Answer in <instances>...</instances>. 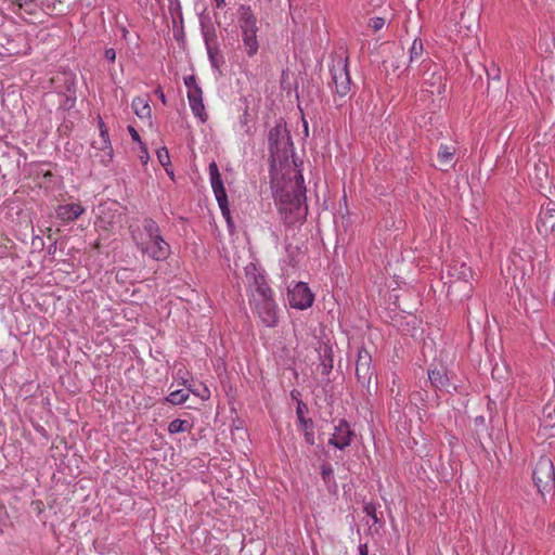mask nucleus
Listing matches in <instances>:
<instances>
[{
    "mask_svg": "<svg viewBox=\"0 0 555 555\" xmlns=\"http://www.w3.org/2000/svg\"><path fill=\"white\" fill-rule=\"evenodd\" d=\"M271 188L284 223H302L308 214L304 176H271Z\"/></svg>",
    "mask_w": 555,
    "mask_h": 555,
    "instance_id": "f257e3e1",
    "label": "nucleus"
},
{
    "mask_svg": "<svg viewBox=\"0 0 555 555\" xmlns=\"http://www.w3.org/2000/svg\"><path fill=\"white\" fill-rule=\"evenodd\" d=\"M268 151L270 173L302 172V162L298 163L295 156L292 137L283 119H280L268 132Z\"/></svg>",
    "mask_w": 555,
    "mask_h": 555,
    "instance_id": "f03ea898",
    "label": "nucleus"
},
{
    "mask_svg": "<svg viewBox=\"0 0 555 555\" xmlns=\"http://www.w3.org/2000/svg\"><path fill=\"white\" fill-rule=\"evenodd\" d=\"M256 269L253 272L246 268V276L253 287L250 304L254 312L258 315L262 324L267 327L278 325V306L273 299V292L268 285L262 274H257Z\"/></svg>",
    "mask_w": 555,
    "mask_h": 555,
    "instance_id": "7ed1b4c3",
    "label": "nucleus"
},
{
    "mask_svg": "<svg viewBox=\"0 0 555 555\" xmlns=\"http://www.w3.org/2000/svg\"><path fill=\"white\" fill-rule=\"evenodd\" d=\"M552 178L553 176H543V178L537 176V181L534 182V186L538 188L539 192L548 199L545 207L542 205L537 220V230L543 236L555 232V204L550 199V195L555 194Z\"/></svg>",
    "mask_w": 555,
    "mask_h": 555,
    "instance_id": "20e7f679",
    "label": "nucleus"
},
{
    "mask_svg": "<svg viewBox=\"0 0 555 555\" xmlns=\"http://www.w3.org/2000/svg\"><path fill=\"white\" fill-rule=\"evenodd\" d=\"M533 482L538 491L543 495L555 487V468L553 461L547 456H541L533 469Z\"/></svg>",
    "mask_w": 555,
    "mask_h": 555,
    "instance_id": "39448f33",
    "label": "nucleus"
},
{
    "mask_svg": "<svg viewBox=\"0 0 555 555\" xmlns=\"http://www.w3.org/2000/svg\"><path fill=\"white\" fill-rule=\"evenodd\" d=\"M335 92L344 98L350 92L351 79L348 70V59H337L330 67Z\"/></svg>",
    "mask_w": 555,
    "mask_h": 555,
    "instance_id": "423d86ee",
    "label": "nucleus"
},
{
    "mask_svg": "<svg viewBox=\"0 0 555 555\" xmlns=\"http://www.w3.org/2000/svg\"><path fill=\"white\" fill-rule=\"evenodd\" d=\"M423 65V80L425 90L431 94H441L446 89V83L442 74L439 72L438 65L433 64L430 61L421 62Z\"/></svg>",
    "mask_w": 555,
    "mask_h": 555,
    "instance_id": "0eeeda50",
    "label": "nucleus"
},
{
    "mask_svg": "<svg viewBox=\"0 0 555 555\" xmlns=\"http://www.w3.org/2000/svg\"><path fill=\"white\" fill-rule=\"evenodd\" d=\"M142 253L146 254L154 260H165L170 254L169 244L163 238L162 235L143 240L138 243Z\"/></svg>",
    "mask_w": 555,
    "mask_h": 555,
    "instance_id": "6e6552de",
    "label": "nucleus"
},
{
    "mask_svg": "<svg viewBox=\"0 0 555 555\" xmlns=\"http://www.w3.org/2000/svg\"><path fill=\"white\" fill-rule=\"evenodd\" d=\"M287 298L291 307L305 310L312 306L314 295L306 283L298 282L293 288L288 289Z\"/></svg>",
    "mask_w": 555,
    "mask_h": 555,
    "instance_id": "1a4fd4ad",
    "label": "nucleus"
},
{
    "mask_svg": "<svg viewBox=\"0 0 555 555\" xmlns=\"http://www.w3.org/2000/svg\"><path fill=\"white\" fill-rule=\"evenodd\" d=\"M356 434L351 429L350 424L341 418L338 424L334 426V431L328 439V444L336 449L345 450L349 447L354 438Z\"/></svg>",
    "mask_w": 555,
    "mask_h": 555,
    "instance_id": "9d476101",
    "label": "nucleus"
},
{
    "mask_svg": "<svg viewBox=\"0 0 555 555\" xmlns=\"http://www.w3.org/2000/svg\"><path fill=\"white\" fill-rule=\"evenodd\" d=\"M356 375L361 383L362 386L369 387L374 375V370L372 367V357L370 352L361 348L358 351L357 362H356Z\"/></svg>",
    "mask_w": 555,
    "mask_h": 555,
    "instance_id": "9b49d317",
    "label": "nucleus"
},
{
    "mask_svg": "<svg viewBox=\"0 0 555 555\" xmlns=\"http://www.w3.org/2000/svg\"><path fill=\"white\" fill-rule=\"evenodd\" d=\"M307 410H308L307 405L302 401H298L297 406H296V416H297L298 424L301 427V429L304 430L305 441L309 446H313L315 443L314 423H313L312 418H307L305 416V413L307 412Z\"/></svg>",
    "mask_w": 555,
    "mask_h": 555,
    "instance_id": "f8f14e48",
    "label": "nucleus"
},
{
    "mask_svg": "<svg viewBox=\"0 0 555 555\" xmlns=\"http://www.w3.org/2000/svg\"><path fill=\"white\" fill-rule=\"evenodd\" d=\"M222 176H210V183L222 215L229 220V201Z\"/></svg>",
    "mask_w": 555,
    "mask_h": 555,
    "instance_id": "ddd939ff",
    "label": "nucleus"
},
{
    "mask_svg": "<svg viewBox=\"0 0 555 555\" xmlns=\"http://www.w3.org/2000/svg\"><path fill=\"white\" fill-rule=\"evenodd\" d=\"M238 25L241 34L258 31L257 17L249 5L241 4L238 8Z\"/></svg>",
    "mask_w": 555,
    "mask_h": 555,
    "instance_id": "4468645a",
    "label": "nucleus"
},
{
    "mask_svg": "<svg viewBox=\"0 0 555 555\" xmlns=\"http://www.w3.org/2000/svg\"><path fill=\"white\" fill-rule=\"evenodd\" d=\"M85 212V208L77 203L59 205L55 214L63 222H72Z\"/></svg>",
    "mask_w": 555,
    "mask_h": 555,
    "instance_id": "2eb2a0df",
    "label": "nucleus"
},
{
    "mask_svg": "<svg viewBox=\"0 0 555 555\" xmlns=\"http://www.w3.org/2000/svg\"><path fill=\"white\" fill-rule=\"evenodd\" d=\"M199 25L206 49L219 47L217 33L210 18L208 16H201Z\"/></svg>",
    "mask_w": 555,
    "mask_h": 555,
    "instance_id": "dca6fc26",
    "label": "nucleus"
},
{
    "mask_svg": "<svg viewBox=\"0 0 555 555\" xmlns=\"http://www.w3.org/2000/svg\"><path fill=\"white\" fill-rule=\"evenodd\" d=\"M454 153L455 147L453 145L441 144L437 154V162L439 164L437 169L448 171L449 167L454 164Z\"/></svg>",
    "mask_w": 555,
    "mask_h": 555,
    "instance_id": "f3484780",
    "label": "nucleus"
},
{
    "mask_svg": "<svg viewBox=\"0 0 555 555\" xmlns=\"http://www.w3.org/2000/svg\"><path fill=\"white\" fill-rule=\"evenodd\" d=\"M428 380L436 389H443L449 385V377L443 367L428 370Z\"/></svg>",
    "mask_w": 555,
    "mask_h": 555,
    "instance_id": "a211bd4d",
    "label": "nucleus"
},
{
    "mask_svg": "<svg viewBox=\"0 0 555 555\" xmlns=\"http://www.w3.org/2000/svg\"><path fill=\"white\" fill-rule=\"evenodd\" d=\"M257 33L258 31L241 34L242 35V41H243V44H244V48H245V52H246V54L249 57H253L254 55H256L257 52H258V49H259V42H258V39H257Z\"/></svg>",
    "mask_w": 555,
    "mask_h": 555,
    "instance_id": "6ab92c4d",
    "label": "nucleus"
},
{
    "mask_svg": "<svg viewBox=\"0 0 555 555\" xmlns=\"http://www.w3.org/2000/svg\"><path fill=\"white\" fill-rule=\"evenodd\" d=\"M423 41L418 38H415L410 47L409 53V67H413L414 64L420 63L421 56L423 54Z\"/></svg>",
    "mask_w": 555,
    "mask_h": 555,
    "instance_id": "aec40b11",
    "label": "nucleus"
},
{
    "mask_svg": "<svg viewBox=\"0 0 555 555\" xmlns=\"http://www.w3.org/2000/svg\"><path fill=\"white\" fill-rule=\"evenodd\" d=\"M135 115L140 118L149 117L151 115V107L146 100L142 98H135L131 104Z\"/></svg>",
    "mask_w": 555,
    "mask_h": 555,
    "instance_id": "412c9836",
    "label": "nucleus"
},
{
    "mask_svg": "<svg viewBox=\"0 0 555 555\" xmlns=\"http://www.w3.org/2000/svg\"><path fill=\"white\" fill-rule=\"evenodd\" d=\"M207 54L210 62V65L214 69L219 70L220 67L224 64V57L221 53L219 47L208 48Z\"/></svg>",
    "mask_w": 555,
    "mask_h": 555,
    "instance_id": "4be33fe9",
    "label": "nucleus"
},
{
    "mask_svg": "<svg viewBox=\"0 0 555 555\" xmlns=\"http://www.w3.org/2000/svg\"><path fill=\"white\" fill-rule=\"evenodd\" d=\"M321 477L330 490L332 488L337 487L335 477H334V469L330 463H323L321 465Z\"/></svg>",
    "mask_w": 555,
    "mask_h": 555,
    "instance_id": "5701e85b",
    "label": "nucleus"
},
{
    "mask_svg": "<svg viewBox=\"0 0 555 555\" xmlns=\"http://www.w3.org/2000/svg\"><path fill=\"white\" fill-rule=\"evenodd\" d=\"M190 107L193 114L198 117L202 121L206 120L205 106L202 98L189 99Z\"/></svg>",
    "mask_w": 555,
    "mask_h": 555,
    "instance_id": "b1692460",
    "label": "nucleus"
},
{
    "mask_svg": "<svg viewBox=\"0 0 555 555\" xmlns=\"http://www.w3.org/2000/svg\"><path fill=\"white\" fill-rule=\"evenodd\" d=\"M145 240L160 235L158 224L151 218H145L142 223Z\"/></svg>",
    "mask_w": 555,
    "mask_h": 555,
    "instance_id": "393cba45",
    "label": "nucleus"
},
{
    "mask_svg": "<svg viewBox=\"0 0 555 555\" xmlns=\"http://www.w3.org/2000/svg\"><path fill=\"white\" fill-rule=\"evenodd\" d=\"M191 429V425L185 420L176 418L171 421L168 425V431L170 434H179V433H185Z\"/></svg>",
    "mask_w": 555,
    "mask_h": 555,
    "instance_id": "a878e982",
    "label": "nucleus"
},
{
    "mask_svg": "<svg viewBox=\"0 0 555 555\" xmlns=\"http://www.w3.org/2000/svg\"><path fill=\"white\" fill-rule=\"evenodd\" d=\"M189 398V391L184 389H178L175 391H171L168 397L166 398V401L171 404H182L184 403Z\"/></svg>",
    "mask_w": 555,
    "mask_h": 555,
    "instance_id": "bb28decb",
    "label": "nucleus"
},
{
    "mask_svg": "<svg viewBox=\"0 0 555 555\" xmlns=\"http://www.w3.org/2000/svg\"><path fill=\"white\" fill-rule=\"evenodd\" d=\"M113 158V150L108 144H104V149L101 153H95L93 155V162L102 163L103 165L107 166Z\"/></svg>",
    "mask_w": 555,
    "mask_h": 555,
    "instance_id": "cd10ccee",
    "label": "nucleus"
},
{
    "mask_svg": "<svg viewBox=\"0 0 555 555\" xmlns=\"http://www.w3.org/2000/svg\"><path fill=\"white\" fill-rule=\"evenodd\" d=\"M157 159L164 167L166 173H173V170L170 168V157L166 147H162L157 151Z\"/></svg>",
    "mask_w": 555,
    "mask_h": 555,
    "instance_id": "c85d7f7f",
    "label": "nucleus"
},
{
    "mask_svg": "<svg viewBox=\"0 0 555 555\" xmlns=\"http://www.w3.org/2000/svg\"><path fill=\"white\" fill-rule=\"evenodd\" d=\"M183 385L188 387L186 391H189V393L192 392L203 400H206L210 397V391L206 386H203L202 388H194L193 385L188 384L186 380L183 382Z\"/></svg>",
    "mask_w": 555,
    "mask_h": 555,
    "instance_id": "c756f323",
    "label": "nucleus"
},
{
    "mask_svg": "<svg viewBox=\"0 0 555 555\" xmlns=\"http://www.w3.org/2000/svg\"><path fill=\"white\" fill-rule=\"evenodd\" d=\"M363 509H364V513L373 519L374 524L380 522V519L377 516L376 507L374 504L367 503L364 505Z\"/></svg>",
    "mask_w": 555,
    "mask_h": 555,
    "instance_id": "7c9ffc66",
    "label": "nucleus"
},
{
    "mask_svg": "<svg viewBox=\"0 0 555 555\" xmlns=\"http://www.w3.org/2000/svg\"><path fill=\"white\" fill-rule=\"evenodd\" d=\"M385 25V18L383 17H373L369 21V27L372 28L374 31H378L382 29Z\"/></svg>",
    "mask_w": 555,
    "mask_h": 555,
    "instance_id": "2f4dec72",
    "label": "nucleus"
},
{
    "mask_svg": "<svg viewBox=\"0 0 555 555\" xmlns=\"http://www.w3.org/2000/svg\"><path fill=\"white\" fill-rule=\"evenodd\" d=\"M18 5L28 13H33L37 8L35 0H18Z\"/></svg>",
    "mask_w": 555,
    "mask_h": 555,
    "instance_id": "473e14b6",
    "label": "nucleus"
},
{
    "mask_svg": "<svg viewBox=\"0 0 555 555\" xmlns=\"http://www.w3.org/2000/svg\"><path fill=\"white\" fill-rule=\"evenodd\" d=\"M321 367H322V374L323 375H328L330 372L332 371L333 369V359L331 356H328L326 359H324L321 363Z\"/></svg>",
    "mask_w": 555,
    "mask_h": 555,
    "instance_id": "72a5a7b5",
    "label": "nucleus"
},
{
    "mask_svg": "<svg viewBox=\"0 0 555 555\" xmlns=\"http://www.w3.org/2000/svg\"><path fill=\"white\" fill-rule=\"evenodd\" d=\"M99 128L103 144H108V131L101 118L99 120Z\"/></svg>",
    "mask_w": 555,
    "mask_h": 555,
    "instance_id": "f704fd0d",
    "label": "nucleus"
},
{
    "mask_svg": "<svg viewBox=\"0 0 555 555\" xmlns=\"http://www.w3.org/2000/svg\"><path fill=\"white\" fill-rule=\"evenodd\" d=\"M106 208H107V209H111V207H108V206H107V203H106V204H104V205H101V206L99 207V209H100V220H101V222H103V223H106V224H108V225H112V224L114 223V220H113V218H114V217H112L111 219H107V220L105 219V217H104V211H105V209H106Z\"/></svg>",
    "mask_w": 555,
    "mask_h": 555,
    "instance_id": "c9c22d12",
    "label": "nucleus"
},
{
    "mask_svg": "<svg viewBox=\"0 0 555 555\" xmlns=\"http://www.w3.org/2000/svg\"><path fill=\"white\" fill-rule=\"evenodd\" d=\"M543 414L548 418L555 417V402H548L543 408Z\"/></svg>",
    "mask_w": 555,
    "mask_h": 555,
    "instance_id": "e433bc0d",
    "label": "nucleus"
},
{
    "mask_svg": "<svg viewBox=\"0 0 555 555\" xmlns=\"http://www.w3.org/2000/svg\"><path fill=\"white\" fill-rule=\"evenodd\" d=\"M184 85L186 86L188 88V91L191 90V89H194V88H198L199 86L197 85V81H196V78L195 76L191 75V76H188L184 78Z\"/></svg>",
    "mask_w": 555,
    "mask_h": 555,
    "instance_id": "4c0bfd02",
    "label": "nucleus"
},
{
    "mask_svg": "<svg viewBox=\"0 0 555 555\" xmlns=\"http://www.w3.org/2000/svg\"><path fill=\"white\" fill-rule=\"evenodd\" d=\"M203 96V92H202V89L198 87V88H194V89H191L188 91V98L189 99H197V98H202Z\"/></svg>",
    "mask_w": 555,
    "mask_h": 555,
    "instance_id": "58836bf2",
    "label": "nucleus"
},
{
    "mask_svg": "<svg viewBox=\"0 0 555 555\" xmlns=\"http://www.w3.org/2000/svg\"><path fill=\"white\" fill-rule=\"evenodd\" d=\"M104 56L107 61L114 62L116 59V51L113 48H108L105 50Z\"/></svg>",
    "mask_w": 555,
    "mask_h": 555,
    "instance_id": "ea45409f",
    "label": "nucleus"
},
{
    "mask_svg": "<svg viewBox=\"0 0 555 555\" xmlns=\"http://www.w3.org/2000/svg\"><path fill=\"white\" fill-rule=\"evenodd\" d=\"M128 131H129V133L131 135V139L134 142H139L140 144L142 143L138 131L132 126H128Z\"/></svg>",
    "mask_w": 555,
    "mask_h": 555,
    "instance_id": "a19ab883",
    "label": "nucleus"
},
{
    "mask_svg": "<svg viewBox=\"0 0 555 555\" xmlns=\"http://www.w3.org/2000/svg\"><path fill=\"white\" fill-rule=\"evenodd\" d=\"M4 157H5L4 154H2L0 156V173H2V171H13L14 170V168H9L4 165Z\"/></svg>",
    "mask_w": 555,
    "mask_h": 555,
    "instance_id": "79ce46f5",
    "label": "nucleus"
},
{
    "mask_svg": "<svg viewBox=\"0 0 555 555\" xmlns=\"http://www.w3.org/2000/svg\"><path fill=\"white\" fill-rule=\"evenodd\" d=\"M209 173H220L216 162H211L208 166Z\"/></svg>",
    "mask_w": 555,
    "mask_h": 555,
    "instance_id": "37998d69",
    "label": "nucleus"
},
{
    "mask_svg": "<svg viewBox=\"0 0 555 555\" xmlns=\"http://www.w3.org/2000/svg\"><path fill=\"white\" fill-rule=\"evenodd\" d=\"M140 159L143 164H146L149 159V154L145 147H142V154L140 155Z\"/></svg>",
    "mask_w": 555,
    "mask_h": 555,
    "instance_id": "c03bdc74",
    "label": "nucleus"
},
{
    "mask_svg": "<svg viewBox=\"0 0 555 555\" xmlns=\"http://www.w3.org/2000/svg\"><path fill=\"white\" fill-rule=\"evenodd\" d=\"M359 555H369V550L366 544H360L359 546Z\"/></svg>",
    "mask_w": 555,
    "mask_h": 555,
    "instance_id": "a18cd8bd",
    "label": "nucleus"
},
{
    "mask_svg": "<svg viewBox=\"0 0 555 555\" xmlns=\"http://www.w3.org/2000/svg\"><path fill=\"white\" fill-rule=\"evenodd\" d=\"M155 93L158 95L159 100L163 102V104H166V96L160 88H158Z\"/></svg>",
    "mask_w": 555,
    "mask_h": 555,
    "instance_id": "49530a36",
    "label": "nucleus"
},
{
    "mask_svg": "<svg viewBox=\"0 0 555 555\" xmlns=\"http://www.w3.org/2000/svg\"><path fill=\"white\" fill-rule=\"evenodd\" d=\"M461 278H466L467 276V272H470V269L466 267V264L462 263L461 266Z\"/></svg>",
    "mask_w": 555,
    "mask_h": 555,
    "instance_id": "de8ad7c7",
    "label": "nucleus"
},
{
    "mask_svg": "<svg viewBox=\"0 0 555 555\" xmlns=\"http://www.w3.org/2000/svg\"><path fill=\"white\" fill-rule=\"evenodd\" d=\"M217 8H223L225 5V0H215Z\"/></svg>",
    "mask_w": 555,
    "mask_h": 555,
    "instance_id": "09e8293b",
    "label": "nucleus"
},
{
    "mask_svg": "<svg viewBox=\"0 0 555 555\" xmlns=\"http://www.w3.org/2000/svg\"><path fill=\"white\" fill-rule=\"evenodd\" d=\"M517 259L521 260V258L519 256H514V258L512 260L515 266L517 264Z\"/></svg>",
    "mask_w": 555,
    "mask_h": 555,
    "instance_id": "8fccbe9b",
    "label": "nucleus"
},
{
    "mask_svg": "<svg viewBox=\"0 0 555 555\" xmlns=\"http://www.w3.org/2000/svg\"><path fill=\"white\" fill-rule=\"evenodd\" d=\"M304 127H305V133H306V135H308V125L305 120H304Z\"/></svg>",
    "mask_w": 555,
    "mask_h": 555,
    "instance_id": "3c124183",
    "label": "nucleus"
},
{
    "mask_svg": "<svg viewBox=\"0 0 555 555\" xmlns=\"http://www.w3.org/2000/svg\"><path fill=\"white\" fill-rule=\"evenodd\" d=\"M483 420H485L483 416H479L476 418V422L481 423V422H483Z\"/></svg>",
    "mask_w": 555,
    "mask_h": 555,
    "instance_id": "603ef678",
    "label": "nucleus"
},
{
    "mask_svg": "<svg viewBox=\"0 0 555 555\" xmlns=\"http://www.w3.org/2000/svg\"><path fill=\"white\" fill-rule=\"evenodd\" d=\"M483 420H485L483 416H479L476 418V422L481 423V422H483Z\"/></svg>",
    "mask_w": 555,
    "mask_h": 555,
    "instance_id": "864d4df0",
    "label": "nucleus"
},
{
    "mask_svg": "<svg viewBox=\"0 0 555 555\" xmlns=\"http://www.w3.org/2000/svg\"><path fill=\"white\" fill-rule=\"evenodd\" d=\"M112 206H116L117 204L115 202L109 203Z\"/></svg>",
    "mask_w": 555,
    "mask_h": 555,
    "instance_id": "5fc2aeb1",
    "label": "nucleus"
},
{
    "mask_svg": "<svg viewBox=\"0 0 555 555\" xmlns=\"http://www.w3.org/2000/svg\"><path fill=\"white\" fill-rule=\"evenodd\" d=\"M53 247L54 246H51L50 249H48V253H51V250H53Z\"/></svg>",
    "mask_w": 555,
    "mask_h": 555,
    "instance_id": "6e6d98bb",
    "label": "nucleus"
},
{
    "mask_svg": "<svg viewBox=\"0 0 555 555\" xmlns=\"http://www.w3.org/2000/svg\"><path fill=\"white\" fill-rule=\"evenodd\" d=\"M53 247L54 246H51L50 249H48V253H51V250H53Z\"/></svg>",
    "mask_w": 555,
    "mask_h": 555,
    "instance_id": "4d7b16f0",
    "label": "nucleus"
}]
</instances>
